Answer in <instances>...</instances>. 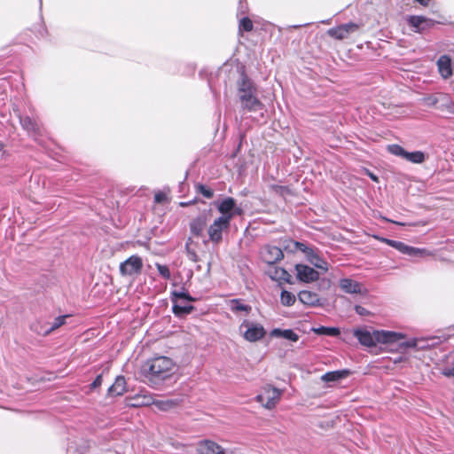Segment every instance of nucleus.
Returning <instances> with one entry per match:
<instances>
[{
	"mask_svg": "<svg viewBox=\"0 0 454 454\" xmlns=\"http://www.w3.org/2000/svg\"><path fill=\"white\" fill-rule=\"evenodd\" d=\"M174 363L167 356L147 360L142 366L145 382L153 388H159L173 374Z\"/></svg>",
	"mask_w": 454,
	"mask_h": 454,
	"instance_id": "obj_1",
	"label": "nucleus"
},
{
	"mask_svg": "<svg viewBox=\"0 0 454 454\" xmlns=\"http://www.w3.org/2000/svg\"><path fill=\"white\" fill-rule=\"evenodd\" d=\"M260 255L262 260L268 264L266 274L280 288V301L284 303V267L278 265V262L284 257V252L277 246L265 245L261 248Z\"/></svg>",
	"mask_w": 454,
	"mask_h": 454,
	"instance_id": "obj_2",
	"label": "nucleus"
},
{
	"mask_svg": "<svg viewBox=\"0 0 454 454\" xmlns=\"http://www.w3.org/2000/svg\"><path fill=\"white\" fill-rule=\"evenodd\" d=\"M353 334L360 344L366 347H374L377 343H396L405 338V335L401 333L385 330H376L370 333L367 330L355 329Z\"/></svg>",
	"mask_w": 454,
	"mask_h": 454,
	"instance_id": "obj_3",
	"label": "nucleus"
},
{
	"mask_svg": "<svg viewBox=\"0 0 454 454\" xmlns=\"http://www.w3.org/2000/svg\"><path fill=\"white\" fill-rule=\"evenodd\" d=\"M239 332L244 339L250 342L257 341L266 334V331L262 325L247 319L239 325Z\"/></svg>",
	"mask_w": 454,
	"mask_h": 454,
	"instance_id": "obj_4",
	"label": "nucleus"
},
{
	"mask_svg": "<svg viewBox=\"0 0 454 454\" xmlns=\"http://www.w3.org/2000/svg\"><path fill=\"white\" fill-rule=\"evenodd\" d=\"M143 269V260L137 254L129 256L127 260L121 262L119 266L120 274L122 277H132L139 275Z\"/></svg>",
	"mask_w": 454,
	"mask_h": 454,
	"instance_id": "obj_5",
	"label": "nucleus"
},
{
	"mask_svg": "<svg viewBox=\"0 0 454 454\" xmlns=\"http://www.w3.org/2000/svg\"><path fill=\"white\" fill-rule=\"evenodd\" d=\"M231 222L228 216H219L208 228L209 239L214 243H219L223 239V231L230 227Z\"/></svg>",
	"mask_w": 454,
	"mask_h": 454,
	"instance_id": "obj_6",
	"label": "nucleus"
},
{
	"mask_svg": "<svg viewBox=\"0 0 454 454\" xmlns=\"http://www.w3.org/2000/svg\"><path fill=\"white\" fill-rule=\"evenodd\" d=\"M280 392L275 387H266L256 396V401L267 409L273 408L279 400Z\"/></svg>",
	"mask_w": 454,
	"mask_h": 454,
	"instance_id": "obj_7",
	"label": "nucleus"
},
{
	"mask_svg": "<svg viewBox=\"0 0 454 454\" xmlns=\"http://www.w3.org/2000/svg\"><path fill=\"white\" fill-rule=\"evenodd\" d=\"M217 209L221 216H228L231 222L234 215H240L242 210L236 207V201L231 197H227L217 204Z\"/></svg>",
	"mask_w": 454,
	"mask_h": 454,
	"instance_id": "obj_8",
	"label": "nucleus"
},
{
	"mask_svg": "<svg viewBox=\"0 0 454 454\" xmlns=\"http://www.w3.org/2000/svg\"><path fill=\"white\" fill-rule=\"evenodd\" d=\"M407 22L409 26L411 27L413 31L416 33H422L433 27L435 24L434 20L419 15L409 16L407 19Z\"/></svg>",
	"mask_w": 454,
	"mask_h": 454,
	"instance_id": "obj_9",
	"label": "nucleus"
},
{
	"mask_svg": "<svg viewBox=\"0 0 454 454\" xmlns=\"http://www.w3.org/2000/svg\"><path fill=\"white\" fill-rule=\"evenodd\" d=\"M359 28V26L356 23L354 22H348L346 24L340 25L335 27H332L327 31V34L337 39V40H342L347 38L350 34L357 31Z\"/></svg>",
	"mask_w": 454,
	"mask_h": 454,
	"instance_id": "obj_10",
	"label": "nucleus"
},
{
	"mask_svg": "<svg viewBox=\"0 0 454 454\" xmlns=\"http://www.w3.org/2000/svg\"><path fill=\"white\" fill-rule=\"evenodd\" d=\"M239 98L240 102L257 98L253 82L246 75H242L240 82H239Z\"/></svg>",
	"mask_w": 454,
	"mask_h": 454,
	"instance_id": "obj_11",
	"label": "nucleus"
},
{
	"mask_svg": "<svg viewBox=\"0 0 454 454\" xmlns=\"http://www.w3.org/2000/svg\"><path fill=\"white\" fill-rule=\"evenodd\" d=\"M295 271L297 278L304 283L314 282L319 278L318 271L305 264H296Z\"/></svg>",
	"mask_w": 454,
	"mask_h": 454,
	"instance_id": "obj_12",
	"label": "nucleus"
},
{
	"mask_svg": "<svg viewBox=\"0 0 454 454\" xmlns=\"http://www.w3.org/2000/svg\"><path fill=\"white\" fill-rule=\"evenodd\" d=\"M304 256L307 261L317 269L321 270L324 272L328 270V263L321 257L317 249L310 247L309 249L306 251V254Z\"/></svg>",
	"mask_w": 454,
	"mask_h": 454,
	"instance_id": "obj_13",
	"label": "nucleus"
},
{
	"mask_svg": "<svg viewBox=\"0 0 454 454\" xmlns=\"http://www.w3.org/2000/svg\"><path fill=\"white\" fill-rule=\"evenodd\" d=\"M196 450L198 454H225L222 446L210 440L200 441Z\"/></svg>",
	"mask_w": 454,
	"mask_h": 454,
	"instance_id": "obj_14",
	"label": "nucleus"
},
{
	"mask_svg": "<svg viewBox=\"0 0 454 454\" xmlns=\"http://www.w3.org/2000/svg\"><path fill=\"white\" fill-rule=\"evenodd\" d=\"M298 298L301 303L309 307H319L323 305L319 295L312 291L302 290L298 294Z\"/></svg>",
	"mask_w": 454,
	"mask_h": 454,
	"instance_id": "obj_15",
	"label": "nucleus"
},
{
	"mask_svg": "<svg viewBox=\"0 0 454 454\" xmlns=\"http://www.w3.org/2000/svg\"><path fill=\"white\" fill-rule=\"evenodd\" d=\"M127 391V383L125 378L121 375L117 376L115 381L107 390L109 396H120Z\"/></svg>",
	"mask_w": 454,
	"mask_h": 454,
	"instance_id": "obj_16",
	"label": "nucleus"
},
{
	"mask_svg": "<svg viewBox=\"0 0 454 454\" xmlns=\"http://www.w3.org/2000/svg\"><path fill=\"white\" fill-rule=\"evenodd\" d=\"M340 287L346 294H361V285L351 278H341L340 280Z\"/></svg>",
	"mask_w": 454,
	"mask_h": 454,
	"instance_id": "obj_17",
	"label": "nucleus"
},
{
	"mask_svg": "<svg viewBox=\"0 0 454 454\" xmlns=\"http://www.w3.org/2000/svg\"><path fill=\"white\" fill-rule=\"evenodd\" d=\"M309 246H308L304 242L295 241L293 239L286 240V253L289 254H297L301 253L304 255L306 254V251L309 249Z\"/></svg>",
	"mask_w": 454,
	"mask_h": 454,
	"instance_id": "obj_18",
	"label": "nucleus"
},
{
	"mask_svg": "<svg viewBox=\"0 0 454 454\" xmlns=\"http://www.w3.org/2000/svg\"><path fill=\"white\" fill-rule=\"evenodd\" d=\"M207 225L206 215H199L194 218L190 223V231L195 237H200Z\"/></svg>",
	"mask_w": 454,
	"mask_h": 454,
	"instance_id": "obj_19",
	"label": "nucleus"
},
{
	"mask_svg": "<svg viewBox=\"0 0 454 454\" xmlns=\"http://www.w3.org/2000/svg\"><path fill=\"white\" fill-rule=\"evenodd\" d=\"M179 300H184L187 301H196L197 299L192 297L184 286H182L179 290H173L170 292L171 302H178Z\"/></svg>",
	"mask_w": 454,
	"mask_h": 454,
	"instance_id": "obj_20",
	"label": "nucleus"
},
{
	"mask_svg": "<svg viewBox=\"0 0 454 454\" xmlns=\"http://www.w3.org/2000/svg\"><path fill=\"white\" fill-rule=\"evenodd\" d=\"M437 66L441 75L448 78L451 74V61L448 56H441L437 61Z\"/></svg>",
	"mask_w": 454,
	"mask_h": 454,
	"instance_id": "obj_21",
	"label": "nucleus"
},
{
	"mask_svg": "<svg viewBox=\"0 0 454 454\" xmlns=\"http://www.w3.org/2000/svg\"><path fill=\"white\" fill-rule=\"evenodd\" d=\"M229 308L233 313L244 312L248 315L252 307L243 302L240 299H232L229 301Z\"/></svg>",
	"mask_w": 454,
	"mask_h": 454,
	"instance_id": "obj_22",
	"label": "nucleus"
},
{
	"mask_svg": "<svg viewBox=\"0 0 454 454\" xmlns=\"http://www.w3.org/2000/svg\"><path fill=\"white\" fill-rule=\"evenodd\" d=\"M20 122L24 129L30 134H37L39 132V126L37 122L29 116L20 117Z\"/></svg>",
	"mask_w": 454,
	"mask_h": 454,
	"instance_id": "obj_23",
	"label": "nucleus"
},
{
	"mask_svg": "<svg viewBox=\"0 0 454 454\" xmlns=\"http://www.w3.org/2000/svg\"><path fill=\"white\" fill-rule=\"evenodd\" d=\"M172 312L177 317H184L191 314L194 309L192 305H181L178 302H172Z\"/></svg>",
	"mask_w": 454,
	"mask_h": 454,
	"instance_id": "obj_24",
	"label": "nucleus"
},
{
	"mask_svg": "<svg viewBox=\"0 0 454 454\" xmlns=\"http://www.w3.org/2000/svg\"><path fill=\"white\" fill-rule=\"evenodd\" d=\"M241 106L243 108L247 109L249 112H259L262 110L263 105L261 103V101L257 98H252L250 100H243L241 101Z\"/></svg>",
	"mask_w": 454,
	"mask_h": 454,
	"instance_id": "obj_25",
	"label": "nucleus"
},
{
	"mask_svg": "<svg viewBox=\"0 0 454 454\" xmlns=\"http://www.w3.org/2000/svg\"><path fill=\"white\" fill-rule=\"evenodd\" d=\"M346 371H334L329 372L322 375L321 380L325 382H333L338 381L347 375Z\"/></svg>",
	"mask_w": 454,
	"mask_h": 454,
	"instance_id": "obj_26",
	"label": "nucleus"
},
{
	"mask_svg": "<svg viewBox=\"0 0 454 454\" xmlns=\"http://www.w3.org/2000/svg\"><path fill=\"white\" fill-rule=\"evenodd\" d=\"M153 404L161 411H168L177 405V402L172 399L154 400Z\"/></svg>",
	"mask_w": 454,
	"mask_h": 454,
	"instance_id": "obj_27",
	"label": "nucleus"
},
{
	"mask_svg": "<svg viewBox=\"0 0 454 454\" xmlns=\"http://www.w3.org/2000/svg\"><path fill=\"white\" fill-rule=\"evenodd\" d=\"M404 159L412 163L419 164V163L424 162L426 156H425V153L420 151H416V152H411V153L406 152Z\"/></svg>",
	"mask_w": 454,
	"mask_h": 454,
	"instance_id": "obj_28",
	"label": "nucleus"
},
{
	"mask_svg": "<svg viewBox=\"0 0 454 454\" xmlns=\"http://www.w3.org/2000/svg\"><path fill=\"white\" fill-rule=\"evenodd\" d=\"M314 333L319 335H327V336H338L340 334V329L337 327H326L320 326L318 328L313 329Z\"/></svg>",
	"mask_w": 454,
	"mask_h": 454,
	"instance_id": "obj_29",
	"label": "nucleus"
},
{
	"mask_svg": "<svg viewBox=\"0 0 454 454\" xmlns=\"http://www.w3.org/2000/svg\"><path fill=\"white\" fill-rule=\"evenodd\" d=\"M69 315H63L56 317L51 325V326L48 329H46L43 333V335H48L54 330L59 328L60 326L64 325L66 324V319L68 318Z\"/></svg>",
	"mask_w": 454,
	"mask_h": 454,
	"instance_id": "obj_30",
	"label": "nucleus"
},
{
	"mask_svg": "<svg viewBox=\"0 0 454 454\" xmlns=\"http://www.w3.org/2000/svg\"><path fill=\"white\" fill-rule=\"evenodd\" d=\"M268 190L270 192L274 193L276 195L283 196L284 195V186L281 184V181H274L269 182L267 184Z\"/></svg>",
	"mask_w": 454,
	"mask_h": 454,
	"instance_id": "obj_31",
	"label": "nucleus"
},
{
	"mask_svg": "<svg viewBox=\"0 0 454 454\" xmlns=\"http://www.w3.org/2000/svg\"><path fill=\"white\" fill-rule=\"evenodd\" d=\"M253 27H254L253 22L249 18L244 17L240 20L239 25V32H242V31L250 32L253 30Z\"/></svg>",
	"mask_w": 454,
	"mask_h": 454,
	"instance_id": "obj_32",
	"label": "nucleus"
},
{
	"mask_svg": "<svg viewBox=\"0 0 454 454\" xmlns=\"http://www.w3.org/2000/svg\"><path fill=\"white\" fill-rule=\"evenodd\" d=\"M402 253L411 256H424L425 254H427V252L425 249L416 248L410 246H407V249H403Z\"/></svg>",
	"mask_w": 454,
	"mask_h": 454,
	"instance_id": "obj_33",
	"label": "nucleus"
},
{
	"mask_svg": "<svg viewBox=\"0 0 454 454\" xmlns=\"http://www.w3.org/2000/svg\"><path fill=\"white\" fill-rule=\"evenodd\" d=\"M387 150L393 155L400 156L403 159H404L406 152H407L399 145H388Z\"/></svg>",
	"mask_w": 454,
	"mask_h": 454,
	"instance_id": "obj_34",
	"label": "nucleus"
},
{
	"mask_svg": "<svg viewBox=\"0 0 454 454\" xmlns=\"http://www.w3.org/2000/svg\"><path fill=\"white\" fill-rule=\"evenodd\" d=\"M155 266L158 270L159 274L164 278V279H169L171 278V273L169 270V268L167 265H163L160 263L156 262Z\"/></svg>",
	"mask_w": 454,
	"mask_h": 454,
	"instance_id": "obj_35",
	"label": "nucleus"
},
{
	"mask_svg": "<svg viewBox=\"0 0 454 454\" xmlns=\"http://www.w3.org/2000/svg\"><path fill=\"white\" fill-rule=\"evenodd\" d=\"M196 189L198 192L201 193L207 199H211L214 196V191L204 184H199Z\"/></svg>",
	"mask_w": 454,
	"mask_h": 454,
	"instance_id": "obj_36",
	"label": "nucleus"
},
{
	"mask_svg": "<svg viewBox=\"0 0 454 454\" xmlns=\"http://www.w3.org/2000/svg\"><path fill=\"white\" fill-rule=\"evenodd\" d=\"M382 240L385 243H387V245H389L390 247L397 249L401 253L403 252V249H407V245H405L404 243H403L401 241H396V240H392V239H383Z\"/></svg>",
	"mask_w": 454,
	"mask_h": 454,
	"instance_id": "obj_37",
	"label": "nucleus"
},
{
	"mask_svg": "<svg viewBox=\"0 0 454 454\" xmlns=\"http://www.w3.org/2000/svg\"><path fill=\"white\" fill-rule=\"evenodd\" d=\"M418 340L412 339L404 342L400 343L401 348H417L418 347Z\"/></svg>",
	"mask_w": 454,
	"mask_h": 454,
	"instance_id": "obj_38",
	"label": "nucleus"
},
{
	"mask_svg": "<svg viewBox=\"0 0 454 454\" xmlns=\"http://www.w3.org/2000/svg\"><path fill=\"white\" fill-rule=\"evenodd\" d=\"M299 339V335L295 333L292 330L286 329V340H292V341H297Z\"/></svg>",
	"mask_w": 454,
	"mask_h": 454,
	"instance_id": "obj_39",
	"label": "nucleus"
},
{
	"mask_svg": "<svg viewBox=\"0 0 454 454\" xmlns=\"http://www.w3.org/2000/svg\"><path fill=\"white\" fill-rule=\"evenodd\" d=\"M296 301L294 294L286 291V306H292Z\"/></svg>",
	"mask_w": 454,
	"mask_h": 454,
	"instance_id": "obj_40",
	"label": "nucleus"
},
{
	"mask_svg": "<svg viewBox=\"0 0 454 454\" xmlns=\"http://www.w3.org/2000/svg\"><path fill=\"white\" fill-rule=\"evenodd\" d=\"M355 311L360 315V316H368L370 315V312L368 309H366L365 308L360 306V305H356L355 306Z\"/></svg>",
	"mask_w": 454,
	"mask_h": 454,
	"instance_id": "obj_41",
	"label": "nucleus"
},
{
	"mask_svg": "<svg viewBox=\"0 0 454 454\" xmlns=\"http://www.w3.org/2000/svg\"><path fill=\"white\" fill-rule=\"evenodd\" d=\"M103 381L102 375H98L93 382L90 384V389L97 388L101 386Z\"/></svg>",
	"mask_w": 454,
	"mask_h": 454,
	"instance_id": "obj_42",
	"label": "nucleus"
},
{
	"mask_svg": "<svg viewBox=\"0 0 454 454\" xmlns=\"http://www.w3.org/2000/svg\"><path fill=\"white\" fill-rule=\"evenodd\" d=\"M166 194L163 192H158L154 195V200L157 203H161L166 200Z\"/></svg>",
	"mask_w": 454,
	"mask_h": 454,
	"instance_id": "obj_43",
	"label": "nucleus"
},
{
	"mask_svg": "<svg viewBox=\"0 0 454 454\" xmlns=\"http://www.w3.org/2000/svg\"><path fill=\"white\" fill-rule=\"evenodd\" d=\"M425 102H426L427 106H434L438 102V99L435 97L431 96V97L426 98Z\"/></svg>",
	"mask_w": 454,
	"mask_h": 454,
	"instance_id": "obj_44",
	"label": "nucleus"
},
{
	"mask_svg": "<svg viewBox=\"0 0 454 454\" xmlns=\"http://www.w3.org/2000/svg\"><path fill=\"white\" fill-rule=\"evenodd\" d=\"M270 335H271V336H279V337H284V330L279 329V328L274 329V330H272V332L270 333Z\"/></svg>",
	"mask_w": 454,
	"mask_h": 454,
	"instance_id": "obj_45",
	"label": "nucleus"
},
{
	"mask_svg": "<svg viewBox=\"0 0 454 454\" xmlns=\"http://www.w3.org/2000/svg\"><path fill=\"white\" fill-rule=\"evenodd\" d=\"M442 373L447 377L454 376V366L450 368H445Z\"/></svg>",
	"mask_w": 454,
	"mask_h": 454,
	"instance_id": "obj_46",
	"label": "nucleus"
},
{
	"mask_svg": "<svg viewBox=\"0 0 454 454\" xmlns=\"http://www.w3.org/2000/svg\"><path fill=\"white\" fill-rule=\"evenodd\" d=\"M196 200H191V201H187V202H181L180 203V206L181 207H188L190 205H192L193 203H195Z\"/></svg>",
	"mask_w": 454,
	"mask_h": 454,
	"instance_id": "obj_47",
	"label": "nucleus"
},
{
	"mask_svg": "<svg viewBox=\"0 0 454 454\" xmlns=\"http://www.w3.org/2000/svg\"><path fill=\"white\" fill-rule=\"evenodd\" d=\"M285 275H286V283H291V281H290L291 275L286 270L285 272Z\"/></svg>",
	"mask_w": 454,
	"mask_h": 454,
	"instance_id": "obj_48",
	"label": "nucleus"
},
{
	"mask_svg": "<svg viewBox=\"0 0 454 454\" xmlns=\"http://www.w3.org/2000/svg\"><path fill=\"white\" fill-rule=\"evenodd\" d=\"M371 176H372V178L373 180H377V177H376V176H372V175Z\"/></svg>",
	"mask_w": 454,
	"mask_h": 454,
	"instance_id": "obj_49",
	"label": "nucleus"
},
{
	"mask_svg": "<svg viewBox=\"0 0 454 454\" xmlns=\"http://www.w3.org/2000/svg\"><path fill=\"white\" fill-rule=\"evenodd\" d=\"M326 284H327V286H330V281H329V280H327V281H326Z\"/></svg>",
	"mask_w": 454,
	"mask_h": 454,
	"instance_id": "obj_50",
	"label": "nucleus"
},
{
	"mask_svg": "<svg viewBox=\"0 0 454 454\" xmlns=\"http://www.w3.org/2000/svg\"><path fill=\"white\" fill-rule=\"evenodd\" d=\"M39 1H40V3L42 4V0H39Z\"/></svg>",
	"mask_w": 454,
	"mask_h": 454,
	"instance_id": "obj_51",
	"label": "nucleus"
}]
</instances>
